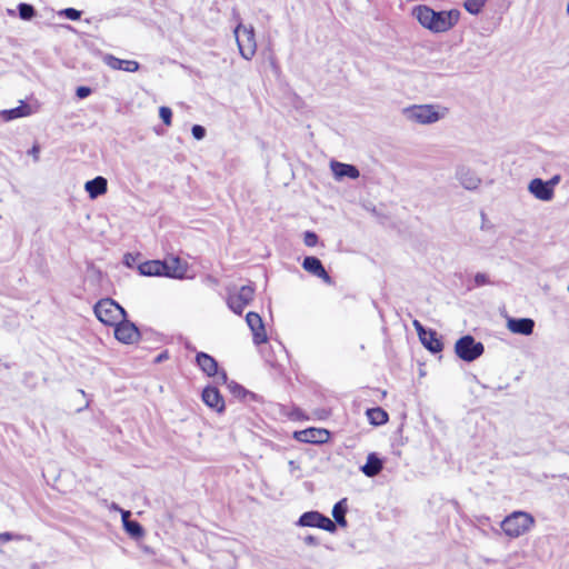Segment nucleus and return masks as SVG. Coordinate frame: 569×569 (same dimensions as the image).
Listing matches in <instances>:
<instances>
[{"mask_svg": "<svg viewBox=\"0 0 569 569\" xmlns=\"http://www.w3.org/2000/svg\"><path fill=\"white\" fill-rule=\"evenodd\" d=\"M412 16L429 31L442 33L458 23L461 12L458 9L435 11L428 6L420 4L412 9Z\"/></svg>", "mask_w": 569, "mask_h": 569, "instance_id": "f257e3e1", "label": "nucleus"}, {"mask_svg": "<svg viewBox=\"0 0 569 569\" xmlns=\"http://www.w3.org/2000/svg\"><path fill=\"white\" fill-rule=\"evenodd\" d=\"M535 523L533 517L525 511H513L501 521V529L510 538L528 532Z\"/></svg>", "mask_w": 569, "mask_h": 569, "instance_id": "f03ea898", "label": "nucleus"}, {"mask_svg": "<svg viewBox=\"0 0 569 569\" xmlns=\"http://www.w3.org/2000/svg\"><path fill=\"white\" fill-rule=\"evenodd\" d=\"M93 311L96 317L107 326H114L127 316L124 309L111 298L99 300Z\"/></svg>", "mask_w": 569, "mask_h": 569, "instance_id": "7ed1b4c3", "label": "nucleus"}, {"mask_svg": "<svg viewBox=\"0 0 569 569\" xmlns=\"http://www.w3.org/2000/svg\"><path fill=\"white\" fill-rule=\"evenodd\" d=\"M403 114L408 120L420 124L435 123L442 118V114L431 104H416L405 108Z\"/></svg>", "mask_w": 569, "mask_h": 569, "instance_id": "20e7f679", "label": "nucleus"}, {"mask_svg": "<svg viewBox=\"0 0 569 569\" xmlns=\"http://www.w3.org/2000/svg\"><path fill=\"white\" fill-rule=\"evenodd\" d=\"M455 351L461 360L471 362L485 352V347L481 342L476 341L472 336L466 335L457 340Z\"/></svg>", "mask_w": 569, "mask_h": 569, "instance_id": "39448f33", "label": "nucleus"}, {"mask_svg": "<svg viewBox=\"0 0 569 569\" xmlns=\"http://www.w3.org/2000/svg\"><path fill=\"white\" fill-rule=\"evenodd\" d=\"M234 36L241 57L250 60L257 50L253 28L239 24L234 29Z\"/></svg>", "mask_w": 569, "mask_h": 569, "instance_id": "423d86ee", "label": "nucleus"}, {"mask_svg": "<svg viewBox=\"0 0 569 569\" xmlns=\"http://www.w3.org/2000/svg\"><path fill=\"white\" fill-rule=\"evenodd\" d=\"M254 288L252 286H242L239 290L229 291L227 298L228 307L237 315H241L244 308L253 300Z\"/></svg>", "mask_w": 569, "mask_h": 569, "instance_id": "0eeeda50", "label": "nucleus"}, {"mask_svg": "<svg viewBox=\"0 0 569 569\" xmlns=\"http://www.w3.org/2000/svg\"><path fill=\"white\" fill-rule=\"evenodd\" d=\"M297 525L300 527L320 528L331 533L336 532L337 530L336 523L319 511H307L302 513Z\"/></svg>", "mask_w": 569, "mask_h": 569, "instance_id": "6e6552de", "label": "nucleus"}, {"mask_svg": "<svg viewBox=\"0 0 569 569\" xmlns=\"http://www.w3.org/2000/svg\"><path fill=\"white\" fill-rule=\"evenodd\" d=\"M196 362L199 368L208 376V377H217L219 382H227V373L224 371H218V362L213 357L206 352H198L196 356Z\"/></svg>", "mask_w": 569, "mask_h": 569, "instance_id": "1a4fd4ad", "label": "nucleus"}, {"mask_svg": "<svg viewBox=\"0 0 569 569\" xmlns=\"http://www.w3.org/2000/svg\"><path fill=\"white\" fill-rule=\"evenodd\" d=\"M114 327V337L122 343H133L140 336L136 325L126 320V318L121 319Z\"/></svg>", "mask_w": 569, "mask_h": 569, "instance_id": "9d476101", "label": "nucleus"}, {"mask_svg": "<svg viewBox=\"0 0 569 569\" xmlns=\"http://www.w3.org/2000/svg\"><path fill=\"white\" fill-rule=\"evenodd\" d=\"M329 436V431L321 428H308L295 432V439L306 443H323L328 441Z\"/></svg>", "mask_w": 569, "mask_h": 569, "instance_id": "9b49d317", "label": "nucleus"}, {"mask_svg": "<svg viewBox=\"0 0 569 569\" xmlns=\"http://www.w3.org/2000/svg\"><path fill=\"white\" fill-rule=\"evenodd\" d=\"M246 321L252 332L253 342L256 345L264 343L268 338L261 317L257 312L250 311L246 316Z\"/></svg>", "mask_w": 569, "mask_h": 569, "instance_id": "f8f14e48", "label": "nucleus"}, {"mask_svg": "<svg viewBox=\"0 0 569 569\" xmlns=\"http://www.w3.org/2000/svg\"><path fill=\"white\" fill-rule=\"evenodd\" d=\"M302 268L307 272L322 279L327 284L333 283L332 278L326 271L322 262L317 257H313V256L306 257L302 261Z\"/></svg>", "mask_w": 569, "mask_h": 569, "instance_id": "ddd939ff", "label": "nucleus"}, {"mask_svg": "<svg viewBox=\"0 0 569 569\" xmlns=\"http://www.w3.org/2000/svg\"><path fill=\"white\" fill-rule=\"evenodd\" d=\"M528 191L541 201H551L555 197V191L551 190L548 182L540 178H535L529 182Z\"/></svg>", "mask_w": 569, "mask_h": 569, "instance_id": "4468645a", "label": "nucleus"}, {"mask_svg": "<svg viewBox=\"0 0 569 569\" xmlns=\"http://www.w3.org/2000/svg\"><path fill=\"white\" fill-rule=\"evenodd\" d=\"M166 267L164 277L173 279H182L187 272V263L183 262L179 257H170L162 261Z\"/></svg>", "mask_w": 569, "mask_h": 569, "instance_id": "2eb2a0df", "label": "nucleus"}, {"mask_svg": "<svg viewBox=\"0 0 569 569\" xmlns=\"http://www.w3.org/2000/svg\"><path fill=\"white\" fill-rule=\"evenodd\" d=\"M456 178L467 190H475L480 184V178L469 168L461 166L456 171Z\"/></svg>", "mask_w": 569, "mask_h": 569, "instance_id": "dca6fc26", "label": "nucleus"}, {"mask_svg": "<svg viewBox=\"0 0 569 569\" xmlns=\"http://www.w3.org/2000/svg\"><path fill=\"white\" fill-rule=\"evenodd\" d=\"M202 400L208 407L218 412L224 410V400L216 387L209 386L204 388L202 391Z\"/></svg>", "mask_w": 569, "mask_h": 569, "instance_id": "f3484780", "label": "nucleus"}, {"mask_svg": "<svg viewBox=\"0 0 569 569\" xmlns=\"http://www.w3.org/2000/svg\"><path fill=\"white\" fill-rule=\"evenodd\" d=\"M507 328L513 333L529 336L533 332L535 321L530 318H510Z\"/></svg>", "mask_w": 569, "mask_h": 569, "instance_id": "a211bd4d", "label": "nucleus"}, {"mask_svg": "<svg viewBox=\"0 0 569 569\" xmlns=\"http://www.w3.org/2000/svg\"><path fill=\"white\" fill-rule=\"evenodd\" d=\"M103 62L113 70H123L127 72H136L140 67L134 60H122L112 54H106Z\"/></svg>", "mask_w": 569, "mask_h": 569, "instance_id": "6ab92c4d", "label": "nucleus"}, {"mask_svg": "<svg viewBox=\"0 0 569 569\" xmlns=\"http://www.w3.org/2000/svg\"><path fill=\"white\" fill-rule=\"evenodd\" d=\"M330 167L335 174V178L338 180L346 177L350 179H357L360 176L358 168L353 164L342 163L339 161H331Z\"/></svg>", "mask_w": 569, "mask_h": 569, "instance_id": "aec40b11", "label": "nucleus"}, {"mask_svg": "<svg viewBox=\"0 0 569 569\" xmlns=\"http://www.w3.org/2000/svg\"><path fill=\"white\" fill-rule=\"evenodd\" d=\"M84 189L91 199H96L99 196H102L107 192V189H108L107 179L103 177H100V176L96 177L94 179L86 182Z\"/></svg>", "mask_w": 569, "mask_h": 569, "instance_id": "412c9836", "label": "nucleus"}, {"mask_svg": "<svg viewBox=\"0 0 569 569\" xmlns=\"http://www.w3.org/2000/svg\"><path fill=\"white\" fill-rule=\"evenodd\" d=\"M139 272L142 276H158V277H164L166 273V267L163 266L162 261L160 260H150L141 263L139 266Z\"/></svg>", "mask_w": 569, "mask_h": 569, "instance_id": "4be33fe9", "label": "nucleus"}, {"mask_svg": "<svg viewBox=\"0 0 569 569\" xmlns=\"http://www.w3.org/2000/svg\"><path fill=\"white\" fill-rule=\"evenodd\" d=\"M419 339L423 347L432 353H438L443 348V343L438 338L437 332L435 330H427L426 336L419 337Z\"/></svg>", "mask_w": 569, "mask_h": 569, "instance_id": "5701e85b", "label": "nucleus"}, {"mask_svg": "<svg viewBox=\"0 0 569 569\" xmlns=\"http://www.w3.org/2000/svg\"><path fill=\"white\" fill-rule=\"evenodd\" d=\"M382 461L377 457L376 453H370L367 458V462L361 467V471L367 477H375L382 470Z\"/></svg>", "mask_w": 569, "mask_h": 569, "instance_id": "b1692460", "label": "nucleus"}, {"mask_svg": "<svg viewBox=\"0 0 569 569\" xmlns=\"http://www.w3.org/2000/svg\"><path fill=\"white\" fill-rule=\"evenodd\" d=\"M122 522L126 531L133 538H140L143 535L142 526L136 521L130 520V511H122Z\"/></svg>", "mask_w": 569, "mask_h": 569, "instance_id": "393cba45", "label": "nucleus"}, {"mask_svg": "<svg viewBox=\"0 0 569 569\" xmlns=\"http://www.w3.org/2000/svg\"><path fill=\"white\" fill-rule=\"evenodd\" d=\"M30 114H31V108L29 104H27L24 102H21V104L16 108H12L9 110H3L1 112V116L6 121H10V120H13L17 118L27 117Z\"/></svg>", "mask_w": 569, "mask_h": 569, "instance_id": "a878e982", "label": "nucleus"}, {"mask_svg": "<svg viewBox=\"0 0 569 569\" xmlns=\"http://www.w3.org/2000/svg\"><path fill=\"white\" fill-rule=\"evenodd\" d=\"M347 510H348V506H347L346 498L341 499L333 506L332 517L335 518L336 526L337 525H339L341 527L347 526V519H346Z\"/></svg>", "mask_w": 569, "mask_h": 569, "instance_id": "bb28decb", "label": "nucleus"}, {"mask_svg": "<svg viewBox=\"0 0 569 569\" xmlns=\"http://www.w3.org/2000/svg\"><path fill=\"white\" fill-rule=\"evenodd\" d=\"M367 416L370 423L375 426H380L388 421V413L380 407L368 409Z\"/></svg>", "mask_w": 569, "mask_h": 569, "instance_id": "cd10ccee", "label": "nucleus"}, {"mask_svg": "<svg viewBox=\"0 0 569 569\" xmlns=\"http://www.w3.org/2000/svg\"><path fill=\"white\" fill-rule=\"evenodd\" d=\"M487 0H466L463 3L465 9L471 14H478L486 6Z\"/></svg>", "mask_w": 569, "mask_h": 569, "instance_id": "c85d7f7f", "label": "nucleus"}, {"mask_svg": "<svg viewBox=\"0 0 569 569\" xmlns=\"http://www.w3.org/2000/svg\"><path fill=\"white\" fill-rule=\"evenodd\" d=\"M18 11H19V17L22 19V20H31L33 17H36V9L33 8V6L29 4V3H20L18 6Z\"/></svg>", "mask_w": 569, "mask_h": 569, "instance_id": "c756f323", "label": "nucleus"}, {"mask_svg": "<svg viewBox=\"0 0 569 569\" xmlns=\"http://www.w3.org/2000/svg\"><path fill=\"white\" fill-rule=\"evenodd\" d=\"M229 389L231 391L232 395H234L236 397L238 398H246V397H250V398H254V395L248 390H246L242 386L236 383V382H231L229 383Z\"/></svg>", "mask_w": 569, "mask_h": 569, "instance_id": "7c9ffc66", "label": "nucleus"}, {"mask_svg": "<svg viewBox=\"0 0 569 569\" xmlns=\"http://www.w3.org/2000/svg\"><path fill=\"white\" fill-rule=\"evenodd\" d=\"M60 16L66 17L69 20L76 21L79 20L81 17V11L74 9V8H66L59 12Z\"/></svg>", "mask_w": 569, "mask_h": 569, "instance_id": "2f4dec72", "label": "nucleus"}, {"mask_svg": "<svg viewBox=\"0 0 569 569\" xmlns=\"http://www.w3.org/2000/svg\"><path fill=\"white\" fill-rule=\"evenodd\" d=\"M159 116L166 126L171 124L172 111L169 107H160Z\"/></svg>", "mask_w": 569, "mask_h": 569, "instance_id": "473e14b6", "label": "nucleus"}, {"mask_svg": "<svg viewBox=\"0 0 569 569\" xmlns=\"http://www.w3.org/2000/svg\"><path fill=\"white\" fill-rule=\"evenodd\" d=\"M303 242L307 247H315L318 243V236L313 231H306Z\"/></svg>", "mask_w": 569, "mask_h": 569, "instance_id": "72a5a7b5", "label": "nucleus"}, {"mask_svg": "<svg viewBox=\"0 0 569 569\" xmlns=\"http://www.w3.org/2000/svg\"><path fill=\"white\" fill-rule=\"evenodd\" d=\"M191 132L193 138L197 140H201L206 137V129L200 124L192 126Z\"/></svg>", "mask_w": 569, "mask_h": 569, "instance_id": "f704fd0d", "label": "nucleus"}, {"mask_svg": "<svg viewBox=\"0 0 569 569\" xmlns=\"http://www.w3.org/2000/svg\"><path fill=\"white\" fill-rule=\"evenodd\" d=\"M488 283H490V281H489V278H488V276L486 273L478 272L475 276V284L477 287L485 286V284H488Z\"/></svg>", "mask_w": 569, "mask_h": 569, "instance_id": "c9c22d12", "label": "nucleus"}, {"mask_svg": "<svg viewBox=\"0 0 569 569\" xmlns=\"http://www.w3.org/2000/svg\"><path fill=\"white\" fill-rule=\"evenodd\" d=\"M91 89L89 87H78L76 94L79 99H84L90 96Z\"/></svg>", "mask_w": 569, "mask_h": 569, "instance_id": "e433bc0d", "label": "nucleus"}, {"mask_svg": "<svg viewBox=\"0 0 569 569\" xmlns=\"http://www.w3.org/2000/svg\"><path fill=\"white\" fill-rule=\"evenodd\" d=\"M412 325L418 333V337L426 336L428 329H426L420 321L413 320Z\"/></svg>", "mask_w": 569, "mask_h": 569, "instance_id": "4c0bfd02", "label": "nucleus"}, {"mask_svg": "<svg viewBox=\"0 0 569 569\" xmlns=\"http://www.w3.org/2000/svg\"><path fill=\"white\" fill-rule=\"evenodd\" d=\"M39 153H40L39 144H33V147L28 151V154H30L36 162L39 161Z\"/></svg>", "mask_w": 569, "mask_h": 569, "instance_id": "58836bf2", "label": "nucleus"}, {"mask_svg": "<svg viewBox=\"0 0 569 569\" xmlns=\"http://www.w3.org/2000/svg\"><path fill=\"white\" fill-rule=\"evenodd\" d=\"M560 181H561V176L560 174H555L547 182H548V186L551 188V190L555 191V187L557 184H559Z\"/></svg>", "mask_w": 569, "mask_h": 569, "instance_id": "ea45409f", "label": "nucleus"}, {"mask_svg": "<svg viewBox=\"0 0 569 569\" xmlns=\"http://www.w3.org/2000/svg\"><path fill=\"white\" fill-rule=\"evenodd\" d=\"M303 541H305V543H306V545H308V546H318V545L320 543V542H319V540H318V538H316L315 536H311V535L306 536V537L303 538Z\"/></svg>", "mask_w": 569, "mask_h": 569, "instance_id": "a19ab883", "label": "nucleus"}, {"mask_svg": "<svg viewBox=\"0 0 569 569\" xmlns=\"http://www.w3.org/2000/svg\"><path fill=\"white\" fill-rule=\"evenodd\" d=\"M20 538H21L20 536H14L11 532H2V533H0V540L3 541V542L12 540V539H20Z\"/></svg>", "mask_w": 569, "mask_h": 569, "instance_id": "79ce46f5", "label": "nucleus"}, {"mask_svg": "<svg viewBox=\"0 0 569 569\" xmlns=\"http://www.w3.org/2000/svg\"><path fill=\"white\" fill-rule=\"evenodd\" d=\"M288 465L291 472H295L296 470L300 469L299 465L293 460H290Z\"/></svg>", "mask_w": 569, "mask_h": 569, "instance_id": "37998d69", "label": "nucleus"}, {"mask_svg": "<svg viewBox=\"0 0 569 569\" xmlns=\"http://www.w3.org/2000/svg\"><path fill=\"white\" fill-rule=\"evenodd\" d=\"M168 358V353L167 352H162L160 353L157 358H156V362H161L163 361L164 359Z\"/></svg>", "mask_w": 569, "mask_h": 569, "instance_id": "c03bdc74", "label": "nucleus"}, {"mask_svg": "<svg viewBox=\"0 0 569 569\" xmlns=\"http://www.w3.org/2000/svg\"><path fill=\"white\" fill-rule=\"evenodd\" d=\"M567 13L569 14V1H568V4H567Z\"/></svg>", "mask_w": 569, "mask_h": 569, "instance_id": "a18cd8bd", "label": "nucleus"}]
</instances>
